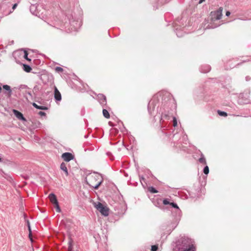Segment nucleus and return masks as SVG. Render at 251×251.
Listing matches in <instances>:
<instances>
[{"label":"nucleus","mask_w":251,"mask_h":251,"mask_svg":"<svg viewBox=\"0 0 251 251\" xmlns=\"http://www.w3.org/2000/svg\"><path fill=\"white\" fill-rule=\"evenodd\" d=\"M102 176L98 173L91 174L86 178L87 184L95 189H98L103 182Z\"/></svg>","instance_id":"f257e3e1"},{"label":"nucleus","mask_w":251,"mask_h":251,"mask_svg":"<svg viewBox=\"0 0 251 251\" xmlns=\"http://www.w3.org/2000/svg\"><path fill=\"white\" fill-rule=\"evenodd\" d=\"M179 250L180 251H195L194 241L188 237L183 238Z\"/></svg>","instance_id":"f03ea898"},{"label":"nucleus","mask_w":251,"mask_h":251,"mask_svg":"<svg viewBox=\"0 0 251 251\" xmlns=\"http://www.w3.org/2000/svg\"><path fill=\"white\" fill-rule=\"evenodd\" d=\"M12 95V89L9 85L1 84V96L3 99H10Z\"/></svg>","instance_id":"7ed1b4c3"},{"label":"nucleus","mask_w":251,"mask_h":251,"mask_svg":"<svg viewBox=\"0 0 251 251\" xmlns=\"http://www.w3.org/2000/svg\"><path fill=\"white\" fill-rule=\"evenodd\" d=\"M94 206L102 215L107 216L109 215L108 208L103 205L100 202H95Z\"/></svg>","instance_id":"20e7f679"},{"label":"nucleus","mask_w":251,"mask_h":251,"mask_svg":"<svg viewBox=\"0 0 251 251\" xmlns=\"http://www.w3.org/2000/svg\"><path fill=\"white\" fill-rule=\"evenodd\" d=\"M223 8L220 7L215 11H212L210 14L211 18L212 21L220 20L222 16Z\"/></svg>","instance_id":"39448f33"},{"label":"nucleus","mask_w":251,"mask_h":251,"mask_svg":"<svg viewBox=\"0 0 251 251\" xmlns=\"http://www.w3.org/2000/svg\"><path fill=\"white\" fill-rule=\"evenodd\" d=\"M63 159L66 161L69 162L74 158V155L70 152H65L62 154L61 156Z\"/></svg>","instance_id":"423d86ee"},{"label":"nucleus","mask_w":251,"mask_h":251,"mask_svg":"<svg viewBox=\"0 0 251 251\" xmlns=\"http://www.w3.org/2000/svg\"><path fill=\"white\" fill-rule=\"evenodd\" d=\"M98 99L99 102L102 107L104 106L106 104V97L103 94H100L98 95Z\"/></svg>","instance_id":"0eeeda50"},{"label":"nucleus","mask_w":251,"mask_h":251,"mask_svg":"<svg viewBox=\"0 0 251 251\" xmlns=\"http://www.w3.org/2000/svg\"><path fill=\"white\" fill-rule=\"evenodd\" d=\"M13 112L14 114L15 115V116L19 120H22V121H26V119L24 117L23 114L22 113H21L20 112H19V111H18L17 110H15V109H13Z\"/></svg>","instance_id":"6e6552de"},{"label":"nucleus","mask_w":251,"mask_h":251,"mask_svg":"<svg viewBox=\"0 0 251 251\" xmlns=\"http://www.w3.org/2000/svg\"><path fill=\"white\" fill-rule=\"evenodd\" d=\"M16 54H19L20 55H23V57L28 61L31 60L30 59L28 58V53L26 50H23L22 49L19 51L15 52V54L16 55Z\"/></svg>","instance_id":"1a4fd4ad"},{"label":"nucleus","mask_w":251,"mask_h":251,"mask_svg":"<svg viewBox=\"0 0 251 251\" xmlns=\"http://www.w3.org/2000/svg\"><path fill=\"white\" fill-rule=\"evenodd\" d=\"M170 205L176 209L175 212L176 213V214L177 215V216L180 218L181 217V211L179 208L177 204L174 202H171V203H170Z\"/></svg>","instance_id":"9d476101"},{"label":"nucleus","mask_w":251,"mask_h":251,"mask_svg":"<svg viewBox=\"0 0 251 251\" xmlns=\"http://www.w3.org/2000/svg\"><path fill=\"white\" fill-rule=\"evenodd\" d=\"M170 112L168 111H164L163 112L161 115L160 121H164L165 120H169L170 117Z\"/></svg>","instance_id":"9b49d317"},{"label":"nucleus","mask_w":251,"mask_h":251,"mask_svg":"<svg viewBox=\"0 0 251 251\" xmlns=\"http://www.w3.org/2000/svg\"><path fill=\"white\" fill-rule=\"evenodd\" d=\"M54 99L56 101H60L61 100V95L56 87L54 89Z\"/></svg>","instance_id":"f8f14e48"},{"label":"nucleus","mask_w":251,"mask_h":251,"mask_svg":"<svg viewBox=\"0 0 251 251\" xmlns=\"http://www.w3.org/2000/svg\"><path fill=\"white\" fill-rule=\"evenodd\" d=\"M2 177L6 179L8 182H12V178L9 175L1 172V180H2Z\"/></svg>","instance_id":"ddd939ff"},{"label":"nucleus","mask_w":251,"mask_h":251,"mask_svg":"<svg viewBox=\"0 0 251 251\" xmlns=\"http://www.w3.org/2000/svg\"><path fill=\"white\" fill-rule=\"evenodd\" d=\"M49 198L50 201L53 204L57 203L58 202L55 195L53 193H51L49 195Z\"/></svg>","instance_id":"4468645a"},{"label":"nucleus","mask_w":251,"mask_h":251,"mask_svg":"<svg viewBox=\"0 0 251 251\" xmlns=\"http://www.w3.org/2000/svg\"><path fill=\"white\" fill-rule=\"evenodd\" d=\"M211 69V67L209 65H205L203 66H202L201 69L200 71L201 73H206L210 71Z\"/></svg>","instance_id":"2eb2a0df"},{"label":"nucleus","mask_w":251,"mask_h":251,"mask_svg":"<svg viewBox=\"0 0 251 251\" xmlns=\"http://www.w3.org/2000/svg\"><path fill=\"white\" fill-rule=\"evenodd\" d=\"M60 169H61V170L64 171V172L65 173V174L66 176H68L69 173H68V169H67V166H66V164L65 163L62 162L61 164V165H60Z\"/></svg>","instance_id":"dca6fc26"},{"label":"nucleus","mask_w":251,"mask_h":251,"mask_svg":"<svg viewBox=\"0 0 251 251\" xmlns=\"http://www.w3.org/2000/svg\"><path fill=\"white\" fill-rule=\"evenodd\" d=\"M32 105L37 109L40 110H47L48 108L45 106H39L36 103L33 102L32 103Z\"/></svg>","instance_id":"f3484780"},{"label":"nucleus","mask_w":251,"mask_h":251,"mask_svg":"<svg viewBox=\"0 0 251 251\" xmlns=\"http://www.w3.org/2000/svg\"><path fill=\"white\" fill-rule=\"evenodd\" d=\"M69 247H68V251H73V240L71 238H70L69 241Z\"/></svg>","instance_id":"a211bd4d"},{"label":"nucleus","mask_w":251,"mask_h":251,"mask_svg":"<svg viewBox=\"0 0 251 251\" xmlns=\"http://www.w3.org/2000/svg\"><path fill=\"white\" fill-rule=\"evenodd\" d=\"M23 70L25 72L29 73L31 71L32 69L29 65L26 64H23Z\"/></svg>","instance_id":"6ab92c4d"},{"label":"nucleus","mask_w":251,"mask_h":251,"mask_svg":"<svg viewBox=\"0 0 251 251\" xmlns=\"http://www.w3.org/2000/svg\"><path fill=\"white\" fill-rule=\"evenodd\" d=\"M199 161L201 163H202V164H206V159H205V158L204 157V155L202 153L201 154V157L199 158Z\"/></svg>","instance_id":"aec40b11"},{"label":"nucleus","mask_w":251,"mask_h":251,"mask_svg":"<svg viewBox=\"0 0 251 251\" xmlns=\"http://www.w3.org/2000/svg\"><path fill=\"white\" fill-rule=\"evenodd\" d=\"M17 6V3H15L13 6H12V10H10L9 11H8V12H3V15L4 16H6V15H8L9 14H10V13H11L12 12V11L16 8Z\"/></svg>","instance_id":"412c9836"},{"label":"nucleus","mask_w":251,"mask_h":251,"mask_svg":"<svg viewBox=\"0 0 251 251\" xmlns=\"http://www.w3.org/2000/svg\"><path fill=\"white\" fill-rule=\"evenodd\" d=\"M102 113H103V116L105 118H106L107 119H109L110 118V115L107 110L103 109L102 110Z\"/></svg>","instance_id":"4be33fe9"},{"label":"nucleus","mask_w":251,"mask_h":251,"mask_svg":"<svg viewBox=\"0 0 251 251\" xmlns=\"http://www.w3.org/2000/svg\"><path fill=\"white\" fill-rule=\"evenodd\" d=\"M26 223H27V226H28V230H29V237L30 239V240L31 242L33 241L32 240V239L31 238V227H30V223H29V222L27 220L26 221Z\"/></svg>","instance_id":"5701e85b"},{"label":"nucleus","mask_w":251,"mask_h":251,"mask_svg":"<svg viewBox=\"0 0 251 251\" xmlns=\"http://www.w3.org/2000/svg\"><path fill=\"white\" fill-rule=\"evenodd\" d=\"M32 123L35 128H39L41 126V124L39 121H35L34 122H32Z\"/></svg>","instance_id":"b1692460"},{"label":"nucleus","mask_w":251,"mask_h":251,"mask_svg":"<svg viewBox=\"0 0 251 251\" xmlns=\"http://www.w3.org/2000/svg\"><path fill=\"white\" fill-rule=\"evenodd\" d=\"M218 114L221 116L226 117L227 116V113L224 111H222L220 110H218Z\"/></svg>","instance_id":"393cba45"},{"label":"nucleus","mask_w":251,"mask_h":251,"mask_svg":"<svg viewBox=\"0 0 251 251\" xmlns=\"http://www.w3.org/2000/svg\"><path fill=\"white\" fill-rule=\"evenodd\" d=\"M162 202H163L164 205H168V204H170V203H171L172 202H170L169 201V199H164L163 200Z\"/></svg>","instance_id":"a878e982"},{"label":"nucleus","mask_w":251,"mask_h":251,"mask_svg":"<svg viewBox=\"0 0 251 251\" xmlns=\"http://www.w3.org/2000/svg\"><path fill=\"white\" fill-rule=\"evenodd\" d=\"M203 173L205 175H207L209 173V168L207 166H206L203 170Z\"/></svg>","instance_id":"bb28decb"},{"label":"nucleus","mask_w":251,"mask_h":251,"mask_svg":"<svg viewBox=\"0 0 251 251\" xmlns=\"http://www.w3.org/2000/svg\"><path fill=\"white\" fill-rule=\"evenodd\" d=\"M54 205H55L56 211L57 212H61V209H60V207L59 206L58 202H57V203L54 204Z\"/></svg>","instance_id":"cd10ccee"},{"label":"nucleus","mask_w":251,"mask_h":251,"mask_svg":"<svg viewBox=\"0 0 251 251\" xmlns=\"http://www.w3.org/2000/svg\"><path fill=\"white\" fill-rule=\"evenodd\" d=\"M176 35L179 37H180L182 36V35H183L181 31L177 29H176Z\"/></svg>","instance_id":"c85d7f7f"},{"label":"nucleus","mask_w":251,"mask_h":251,"mask_svg":"<svg viewBox=\"0 0 251 251\" xmlns=\"http://www.w3.org/2000/svg\"><path fill=\"white\" fill-rule=\"evenodd\" d=\"M157 250H158V246L157 245L151 246V251H157Z\"/></svg>","instance_id":"c756f323"},{"label":"nucleus","mask_w":251,"mask_h":251,"mask_svg":"<svg viewBox=\"0 0 251 251\" xmlns=\"http://www.w3.org/2000/svg\"><path fill=\"white\" fill-rule=\"evenodd\" d=\"M55 70L57 72H62L63 71V69L60 67H56Z\"/></svg>","instance_id":"7c9ffc66"},{"label":"nucleus","mask_w":251,"mask_h":251,"mask_svg":"<svg viewBox=\"0 0 251 251\" xmlns=\"http://www.w3.org/2000/svg\"><path fill=\"white\" fill-rule=\"evenodd\" d=\"M173 126H177V120L176 117H173Z\"/></svg>","instance_id":"2f4dec72"},{"label":"nucleus","mask_w":251,"mask_h":251,"mask_svg":"<svg viewBox=\"0 0 251 251\" xmlns=\"http://www.w3.org/2000/svg\"><path fill=\"white\" fill-rule=\"evenodd\" d=\"M150 191L151 192L153 193H156L157 192V191L153 187H151L150 188Z\"/></svg>","instance_id":"473e14b6"},{"label":"nucleus","mask_w":251,"mask_h":251,"mask_svg":"<svg viewBox=\"0 0 251 251\" xmlns=\"http://www.w3.org/2000/svg\"><path fill=\"white\" fill-rule=\"evenodd\" d=\"M152 102L151 101H150L148 104V111L150 113V114H151V108H150V106H151V105H152Z\"/></svg>","instance_id":"72a5a7b5"},{"label":"nucleus","mask_w":251,"mask_h":251,"mask_svg":"<svg viewBox=\"0 0 251 251\" xmlns=\"http://www.w3.org/2000/svg\"><path fill=\"white\" fill-rule=\"evenodd\" d=\"M38 114L41 116H45L46 115V113L44 112H43V111H40L39 113H38Z\"/></svg>","instance_id":"f704fd0d"},{"label":"nucleus","mask_w":251,"mask_h":251,"mask_svg":"<svg viewBox=\"0 0 251 251\" xmlns=\"http://www.w3.org/2000/svg\"><path fill=\"white\" fill-rule=\"evenodd\" d=\"M140 181L142 183V181H145V178L143 176L140 177Z\"/></svg>","instance_id":"c9c22d12"},{"label":"nucleus","mask_w":251,"mask_h":251,"mask_svg":"<svg viewBox=\"0 0 251 251\" xmlns=\"http://www.w3.org/2000/svg\"><path fill=\"white\" fill-rule=\"evenodd\" d=\"M230 14V12L229 11H226V16H229Z\"/></svg>","instance_id":"e433bc0d"},{"label":"nucleus","mask_w":251,"mask_h":251,"mask_svg":"<svg viewBox=\"0 0 251 251\" xmlns=\"http://www.w3.org/2000/svg\"><path fill=\"white\" fill-rule=\"evenodd\" d=\"M246 79L247 81H249L251 79V78L249 76H246Z\"/></svg>","instance_id":"4c0bfd02"},{"label":"nucleus","mask_w":251,"mask_h":251,"mask_svg":"<svg viewBox=\"0 0 251 251\" xmlns=\"http://www.w3.org/2000/svg\"><path fill=\"white\" fill-rule=\"evenodd\" d=\"M205 0H199V3H201L202 2H203Z\"/></svg>","instance_id":"58836bf2"},{"label":"nucleus","mask_w":251,"mask_h":251,"mask_svg":"<svg viewBox=\"0 0 251 251\" xmlns=\"http://www.w3.org/2000/svg\"><path fill=\"white\" fill-rule=\"evenodd\" d=\"M34 7H35V6H34V5H32V6H31V7H30V10H32V8H34Z\"/></svg>","instance_id":"ea45409f"},{"label":"nucleus","mask_w":251,"mask_h":251,"mask_svg":"<svg viewBox=\"0 0 251 251\" xmlns=\"http://www.w3.org/2000/svg\"><path fill=\"white\" fill-rule=\"evenodd\" d=\"M159 204V202H157V204L155 203L154 205L156 206H158V207H159L158 205Z\"/></svg>","instance_id":"a19ab883"},{"label":"nucleus","mask_w":251,"mask_h":251,"mask_svg":"<svg viewBox=\"0 0 251 251\" xmlns=\"http://www.w3.org/2000/svg\"><path fill=\"white\" fill-rule=\"evenodd\" d=\"M216 27V26H214V27H213V26H212V25H211V26H210V27H211V28H214V27Z\"/></svg>","instance_id":"79ce46f5"}]
</instances>
